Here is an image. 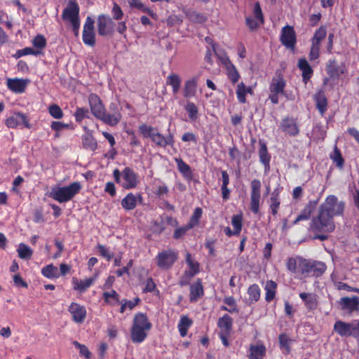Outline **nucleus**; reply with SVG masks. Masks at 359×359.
Returning a JSON list of instances; mask_svg holds the SVG:
<instances>
[{"label":"nucleus","mask_w":359,"mask_h":359,"mask_svg":"<svg viewBox=\"0 0 359 359\" xmlns=\"http://www.w3.org/2000/svg\"><path fill=\"white\" fill-rule=\"evenodd\" d=\"M316 107L321 116H323L327 110L328 100L324 88L318 89L313 95Z\"/></svg>","instance_id":"aec40b11"},{"label":"nucleus","mask_w":359,"mask_h":359,"mask_svg":"<svg viewBox=\"0 0 359 359\" xmlns=\"http://www.w3.org/2000/svg\"><path fill=\"white\" fill-rule=\"evenodd\" d=\"M226 69L227 71V76L232 83L235 84L240 79V74L236 69L235 65L226 57V62H225Z\"/></svg>","instance_id":"c9c22d12"},{"label":"nucleus","mask_w":359,"mask_h":359,"mask_svg":"<svg viewBox=\"0 0 359 359\" xmlns=\"http://www.w3.org/2000/svg\"><path fill=\"white\" fill-rule=\"evenodd\" d=\"M97 249L100 253V255L106 258L108 261L111 260L114 257V253L110 252L104 245L102 244H98L97 245Z\"/></svg>","instance_id":"774afa93"},{"label":"nucleus","mask_w":359,"mask_h":359,"mask_svg":"<svg viewBox=\"0 0 359 359\" xmlns=\"http://www.w3.org/2000/svg\"><path fill=\"white\" fill-rule=\"evenodd\" d=\"M32 44L35 50H39L42 52V50L46 48L47 45V41L46 38L41 34L36 35L32 40Z\"/></svg>","instance_id":"4d7b16f0"},{"label":"nucleus","mask_w":359,"mask_h":359,"mask_svg":"<svg viewBox=\"0 0 359 359\" xmlns=\"http://www.w3.org/2000/svg\"><path fill=\"white\" fill-rule=\"evenodd\" d=\"M280 128L283 133L291 137H295L299 134L297 118L287 116L283 118Z\"/></svg>","instance_id":"6ab92c4d"},{"label":"nucleus","mask_w":359,"mask_h":359,"mask_svg":"<svg viewBox=\"0 0 359 359\" xmlns=\"http://www.w3.org/2000/svg\"><path fill=\"white\" fill-rule=\"evenodd\" d=\"M298 68L302 71V81L306 84L313 74V70L306 58H299L297 63Z\"/></svg>","instance_id":"cd10ccee"},{"label":"nucleus","mask_w":359,"mask_h":359,"mask_svg":"<svg viewBox=\"0 0 359 359\" xmlns=\"http://www.w3.org/2000/svg\"><path fill=\"white\" fill-rule=\"evenodd\" d=\"M299 256L296 258L289 257L287 259V269L292 273H299Z\"/></svg>","instance_id":"5fc2aeb1"},{"label":"nucleus","mask_w":359,"mask_h":359,"mask_svg":"<svg viewBox=\"0 0 359 359\" xmlns=\"http://www.w3.org/2000/svg\"><path fill=\"white\" fill-rule=\"evenodd\" d=\"M129 5L131 8H135L143 12L147 13L151 17L154 16V12L149 8L144 6V4L142 3L141 0H130Z\"/></svg>","instance_id":"864d4df0"},{"label":"nucleus","mask_w":359,"mask_h":359,"mask_svg":"<svg viewBox=\"0 0 359 359\" xmlns=\"http://www.w3.org/2000/svg\"><path fill=\"white\" fill-rule=\"evenodd\" d=\"M266 347L264 344L250 345L248 359H263L266 355Z\"/></svg>","instance_id":"72a5a7b5"},{"label":"nucleus","mask_w":359,"mask_h":359,"mask_svg":"<svg viewBox=\"0 0 359 359\" xmlns=\"http://www.w3.org/2000/svg\"><path fill=\"white\" fill-rule=\"evenodd\" d=\"M317 201H310L302 210L300 214L293 221L292 224L295 225L301 221L309 220L315 210L317 205Z\"/></svg>","instance_id":"a878e982"},{"label":"nucleus","mask_w":359,"mask_h":359,"mask_svg":"<svg viewBox=\"0 0 359 359\" xmlns=\"http://www.w3.org/2000/svg\"><path fill=\"white\" fill-rule=\"evenodd\" d=\"M104 302L111 306L119 304L120 295L114 290L109 292H104L102 294Z\"/></svg>","instance_id":"58836bf2"},{"label":"nucleus","mask_w":359,"mask_h":359,"mask_svg":"<svg viewBox=\"0 0 359 359\" xmlns=\"http://www.w3.org/2000/svg\"><path fill=\"white\" fill-rule=\"evenodd\" d=\"M97 27L100 36H111L114 33V22L109 15L102 14L97 17Z\"/></svg>","instance_id":"ddd939ff"},{"label":"nucleus","mask_w":359,"mask_h":359,"mask_svg":"<svg viewBox=\"0 0 359 359\" xmlns=\"http://www.w3.org/2000/svg\"><path fill=\"white\" fill-rule=\"evenodd\" d=\"M259 149L258 151L260 163L264 165V172L266 173L270 170V162L271 156L268 151L266 144L262 141H259Z\"/></svg>","instance_id":"b1692460"},{"label":"nucleus","mask_w":359,"mask_h":359,"mask_svg":"<svg viewBox=\"0 0 359 359\" xmlns=\"http://www.w3.org/2000/svg\"><path fill=\"white\" fill-rule=\"evenodd\" d=\"M186 15L189 20L194 22L203 23L207 20L206 17L203 14L196 11L187 12Z\"/></svg>","instance_id":"6e6d98bb"},{"label":"nucleus","mask_w":359,"mask_h":359,"mask_svg":"<svg viewBox=\"0 0 359 359\" xmlns=\"http://www.w3.org/2000/svg\"><path fill=\"white\" fill-rule=\"evenodd\" d=\"M5 124L9 128H16L21 126L28 129L32 127L27 116L21 112H14L5 120Z\"/></svg>","instance_id":"4468645a"},{"label":"nucleus","mask_w":359,"mask_h":359,"mask_svg":"<svg viewBox=\"0 0 359 359\" xmlns=\"http://www.w3.org/2000/svg\"><path fill=\"white\" fill-rule=\"evenodd\" d=\"M185 260L189 266V270L186 271V273L189 277H194L199 272V264L192 259L191 255L189 252L186 253Z\"/></svg>","instance_id":"4c0bfd02"},{"label":"nucleus","mask_w":359,"mask_h":359,"mask_svg":"<svg viewBox=\"0 0 359 359\" xmlns=\"http://www.w3.org/2000/svg\"><path fill=\"white\" fill-rule=\"evenodd\" d=\"M88 109L84 107H77L74 112L75 120L77 123H81L86 117L88 116Z\"/></svg>","instance_id":"69168bd1"},{"label":"nucleus","mask_w":359,"mask_h":359,"mask_svg":"<svg viewBox=\"0 0 359 359\" xmlns=\"http://www.w3.org/2000/svg\"><path fill=\"white\" fill-rule=\"evenodd\" d=\"M18 252L19 257L23 259H29L32 255V249L24 243L19 245Z\"/></svg>","instance_id":"603ef678"},{"label":"nucleus","mask_w":359,"mask_h":359,"mask_svg":"<svg viewBox=\"0 0 359 359\" xmlns=\"http://www.w3.org/2000/svg\"><path fill=\"white\" fill-rule=\"evenodd\" d=\"M68 311L72 316V320L76 323H83L86 318V307L79 303L72 302L68 307Z\"/></svg>","instance_id":"a211bd4d"},{"label":"nucleus","mask_w":359,"mask_h":359,"mask_svg":"<svg viewBox=\"0 0 359 359\" xmlns=\"http://www.w3.org/2000/svg\"><path fill=\"white\" fill-rule=\"evenodd\" d=\"M151 141L158 147L165 148L167 146L172 147L175 144L174 136L169 133L167 136L158 133V129L154 132L151 138Z\"/></svg>","instance_id":"4be33fe9"},{"label":"nucleus","mask_w":359,"mask_h":359,"mask_svg":"<svg viewBox=\"0 0 359 359\" xmlns=\"http://www.w3.org/2000/svg\"><path fill=\"white\" fill-rule=\"evenodd\" d=\"M83 147L91 151H95L97 148V142L96 139L91 133H88L82 136Z\"/></svg>","instance_id":"e433bc0d"},{"label":"nucleus","mask_w":359,"mask_h":359,"mask_svg":"<svg viewBox=\"0 0 359 359\" xmlns=\"http://www.w3.org/2000/svg\"><path fill=\"white\" fill-rule=\"evenodd\" d=\"M278 284L272 280H269L264 285L265 301L268 303L271 302L276 297Z\"/></svg>","instance_id":"473e14b6"},{"label":"nucleus","mask_w":359,"mask_h":359,"mask_svg":"<svg viewBox=\"0 0 359 359\" xmlns=\"http://www.w3.org/2000/svg\"><path fill=\"white\" fill-rule=\"evenodd\" d=\"M336 228L334 219L326 215L319 208L316 216L313 217L309 224V229L315 235L313 240L325 241L328 239L329 234L334 232Z\"/></svg>","instance_id":"f257e3e1"},{"label":"nucleus","mask_w":359,"mask_h":359,"mask_svg":"<svg viewBox=\"0 0 359 359\" xmlns=\"http://www.w3.org/2000/svg\"><path fill=\"white\" fill-rule=\"evenodd\" d=\"M261 187V182L257 179H254L250 182V210L254 214L259 212Z\"/></svg>","instance_id":"9b49d317"},{"label":"nucleus","mask_w":359,"mask_h":359,"mask_svg":"<svg viewBox=\"0 0 359 359\" xmlns=\"http://www.w3.org/2000/svg\"><path fill=\"white\" fill-rule=\"evenodd\" d=\"M79 6L76 0H69L67 7L63 10L62 18L69 22L79 19Z\"/></svg>","instance_id":"412c9836"},{"label":"nucleus","mask_w":359,"mask_h":359,"mask_svg":"<svg viewBox=\"0 0 359 359\" xmlns=\"http://www.w3.org/2000/svg\"><path fill=\"white\" fill-rule=\"evenodd\" d=\"M299 297L304 302L307 308L310 309H313L316 308L317 301L312 294L301 292L299 294Z\"/></svg>","instance_id":"a18cd8bd"},{"label":"nucleus","mask_w":359,"mask_h":359,"mask_svg":"<svg viewBox=\"0 0 359 359\" xmlns=\"http://www.w3.org/2000/svg\"><path fill=\"white\" fill-rule=\"evenodd\" d=\"M177 259L178 252L170 248L159 252L155 257L157 267L164 271L171 269Z\"/></svg>","instance_id":"9d476101"},{"label":"nucleus","mask_w":359,"mask_h":359,"mask_svg":"<svg viewBox=\"0 0 359 359\" xmlns=\"http://www.w3.org/2000/svg\"><path fill=\"white\" fill-rule=\"evenodd\" d=\"M79 182H74L67 186L53 187L48 196L60 203H67L72 200L81 190Z\"/></svg>","instance_id":"39448f33"},{"label":"nucleus","mask_w":359,"mask_h":359,"mask_svg":"<svg viewBox=\"0 0 359 359\" xmlns=\"http://www.w3.org/2000/svg\"><path fill=\"white\" fill-rule=\"evenodd\" d=\"M88 102L91 113L96 118L107 125H113L117 122L119 117L118 114L108 115L104 105L97 94L90 93L88 96Z\"/></svg>","instance_id":"7ed1b4c3"},{"label":"nucleus","mask_w":359,"mask_h":359,"mask_svg":"<svg viewBox=\"0 0 359 359\" xmlns=\"http://www.w3.org/2000/svg\"><path fill=\"white\" fill-rule=\"evenodd\" d=\"M248 295V304H252L257 302L261 297V289L256 283L250 285L247 290Z\"/></svg>","instance_id":"f704fd0d"},{"label":"nucleus","mask_w":359,"mask_h":359,"mask_svg":"<svg viewBox=\"0 0 359 359\" xmlns=\"http://www.w3.org/2000/svg\"><path fill=\"white\" fill-rule=\"evenodd\" d=\"M166 84L172 87V93L176 95L181 86L180 77L177 74H171L166 79Z\"/></svg>","instance_id":"79ce46f5"},{"label":"nucleus","mask_w":359,"mask_h":359,"mask_svg":"<svg viewBox=\"0 0 359 359\" xmlns=\"http://www.w3.org/2000/svg\"><path fill=\"white\" fill-rule=\"evenodd\" d=\"M279 344L281 348H284L286 351V353H289L291 351L290 342L291 339L285 333H282L278 337Z\"/></svg>","instance_id":"680f3d73"},{"label":"nucleus","mask_w":359,"mask_h":359,"mask_svg":"<svg viewBox=\"0 0 359 359\" xmlns=\"http://www.w3.org/2000/svg\"><path fill=\"white\" fill-rule=\"evenodd\" d=\"M184 109L187 112L190 120L196 121L198 118V109L195 103L189 101L187 102V104L184 107Z\"/></svg>","instance_id":"09e8293b"},{"label":"nucleus","mask_w":359,"mask_h":359,"mask_svg":"<svg viewBox=\"0 0 359 359\" xmlns=\"http://www.w3.org/2000/svg\"><path fill=\"white\" fill-rule=\"evenodd\" d=\"M139 132L144 138H151L152 135L156 130V128L148 126L146 123H142L139 126Z\"/></svg>","instance_id":"8fccbe9b"},{"label":"nucleus","mask_w":359,"mask_h":359,"mask_svg":"<svg viewBox=\"0 0 359 359\" xmlns=\"http://www.w3.org/2000/svg\"><path fill=\"white\" fill-rule=\"evenodd\" d=\"M113 176L115 182L127 190L136 188L140 183L137 173L130 167L124 168L121 172L117 168L115 169Z\"/></svg>","instance_id":"423d86ee"},{"label":"nucleus","mask_w":359,"mask_h":359,"mask_svg":"<svg viewBox=\"0 0 359 359\" xmlns=\"http://www.w3.org/2000/svg\"><path fill=\"white\" fill-rule=\"evenodd\" d=\"M231 224L235 230V233L240 234L243 227V217L241 215H235L232 217Z\"/></svg>","instance_id":"052dcab7"},{"label":"nucleus","mask_w":359,"mask_h":359,"mask_svg":"<svg viewBox=\"0 0 359 359\" xmlns=\"http://www.w3.org/2000/svg\"><path fill=\"white\" fill-rule=\"evenodd\" d=\"M326 270L327 266L323 262L299 257V273L304 277L319 278Z\"/></svg>","instance_id":"20e7f679"},{"label":"nucleus","mask_w":359,"mask_h":359,"mask_svg":"<svg viewBox=\"0 0 359 359\" xmlns=\"http://www.w3.org/2000/svg\"><path fill=\"white\" fill-rule=\"evenodd\" d=\"M219 332L230 333L233 328V319L229 314H224L217 320Z\"/></svg>","instance_id":"2f4dec72"},{"label":"nucleus","mask_w":359,"mask_h":359,"mask_svg":"<svg viewBox=\"0 0 359 359\" xmlns=\"http://www.w3.org/2000/svg\"><path fill=\"white\" fill-rule=\"evenodd\" d=\"M152 324L145 313H137L133 318L130 338L133 343L140 344L147 337Z\"/></svg>","instance_id":"f03ea898"},{"label":"nucleus","mask_w":359,"mask_h":359,"mask_svg":"<svg viewBox=\"0 0 359 359\" xmlns=\"http://www.w3.org/2000/svg\"><path fill=\"white\" fill-rule=\"evenodd\" d=\"M175 162L181 174L188 180L192 179L193 173L190 166L180 158H175Z\"/></svg>","instance_id":"37998d69"},{"label":"nucleus","mask_w":359,"mask_h":359,"mask_svg":"<svg viewBox=\"0 0 359 359\" xmlns=\"http://www.w3.org/2000/svg\"><path fill=\"white\" fill-rule=\"evenodd\" d=\"M330 158L334 163H336L337 166L341 168L344 164V160L342 157L340 150L337 146L334 147L333 154H330Z\"/></svg>","instance_id":"3c124183"},{"label":"nucleus","mask_w":359,"mask_h":359,"mask_svg":"<svg viewBox=\"0 0 359 359\" xmlns=\"http://www.w3.org/2000/svg\"><path fill=\"white\" fill-rule=\"evenodd\" d=\"M94 278H88L85 280H79L76 277L72 278L73 289L82 293L90 287L94 283Z\"/></svg>","instance_id":"7c9ffc66"},{"label":"nucleus","mask_w":359,"mask_h":359,"mask_svg":"<svg viewBox=\"0 0 359 359\" xmlns=\"http://www.w3.org/2000/svg\"><path fill=\"white\" fill-rule=\"evenodd\" d=\"M29 80L23 79H8L6 85L8 88L15 93H22L25 91Z\"/></svg>","instance_id":"393cba45"},{"label":"nucleus","mask_w":359,"mask_h":359,"mask_svg":"<svg viewBox=\"0 0 359 359\" xmlns=\"http://www.w3.org/2000/svg\"><path fill=\"white\" fill-rule=\"evenodd\" d=\"M245 24L250 31H255L264 23H261L257 19L253 17L248 16L245 18Z\"/></svg>","instance_id":"e2e57ef3"},{"label":"nucleus","mask_w":359,"mask_h":359,"mask_svg":"<svg viewBox=\"0 0 359 359\" xmlns=\"http://www.w3.org/2000/svg\"><path fill=\"white\" fill-rule=\"evenodd\" d=\"M191 229V227L187 224L186 225L180 227H177L173 233L172 238L175 240L183 238L187 232Z\"/></svg>","instance_id":"0e129e2a"},{"label":"nucleus","mask_w":359,"mask_h":359,"mask_svg":"<svg viewBox=\"0 0 359 359\" xmlns=\"http://www.w3.org/2000/svg\"><path fill=\"white\" fill-rule=\"evenodd\" d=\"M203 287L201 279H198L194 283L190 285L189 299L191 302H196L200 297L203 296Z\"/></svg>","instance_id":"c756f323"},{"label":"nucleus","mask_w":359,"mask_h":359,"mask_svg":"<svg viewBox=\"0 0 359 359\" xmlns=\"http://www.w3.org/2000/svg\"><path fill=\"white\" fill-rule=\"evenodd\" d=\"M325 71L330 79H338L345 73L346 66L344 63L339 64L336 59L329 60Z\"/></svg>","instance_id":"f3484780"},{"label":"nucleus","mask_w":359,"mask_h":359,"mask_svg":"<svg viewBox=\"0 0 359 359\" xmlns=\"http://www.w3.org/2000/svg\"><path fill=\"white\" fill-rule=\"evenodd\" d=\"M48 112L53 118L56 119L62 118L64 116L62 109L56 104H53L48 107Z\"/></svg>","instance_id":"bf43d9fd"},{"label":"nucleus","mask_w":359,"mask_h":359,"mask_svg":"<svg viewBox=\"0 0 359 359\" xmlns=\"http://www.w3.org/2000/svg\"><path fill=\"white\" fill-rule=\"evenodd\" d=\"M198 78L194 76L184 82L183 88V96L185 98H191L196 95Z\"/></svg>","instance_id":"c85d7f7f"},{"label":"nucleus","mask_w":359,"mask_h":359,"mask_svg":"<svg viewBox=\"0 0 359 359\" xmlns=\"http://www.w3.org/2000/svg\"><path fill=\"white\" fill-rule=\"evenodd\" d=\"M286 86V81L283 74L276 73V76L273 77L269 86V100L273 104H276L279 102V95L285 96V88Z\"/></svg>","instance_id":"6e6552de"},{"label":"nucleus","mask_w":359,"mask_h":359,"mask_svg":"<svg viewBox=\"0 0 359 359\" xmlns=\"http://www.w3.org/2000/svg\"><path fill=\"white\" fill-rule=\"evenodd\" d=\"M318 208L334 219V217L343 215L345 209V203L339 201L338 198L334 195H329L325 198V201L320 204Z\"/></svg>","instance_id":"0eeeda50"},{"label":"nucleus","mask_w":359,"mask_h":359,"mask_svg":"<svg viewBox=\"0 0 359 359\" xmlns=\"http://www.w3.org/2000/svg\"><path fill=\"white\" fill-rule=\"evenodd\" d=\"M246 86L245 85L241 82L237 85L236 89V95L239 102L245 103L246 102Z\"/></svg>","instance_id":"13d9d810"},{"label":"nucleus","mask_w":359,"mask_h":359,"mask_svg":"<svg viewBox=\"0 0 359 359\" xmlns=\"http://www.w3.org/2000/svg\"><path fill=\"white\" fill-rule=\"evenodd\" d=\"M222 182L221 187L222 196L224 201H227L230 198V189L228 188L229 184V175L226 170L222 171Z\"/></svg>","instance_id":"ea45409f"},{"label":"nucleus","mask_w":359,"mask_h":359,"mask_svg":"<svg viewBox=\"0 0 359 359\" xmlns=\"http://www.w3.org/2000/svg\"><path fill=\"white\" fill-rule=\"evenodd\" d=\"M327 30L325 26H320L316 30L312 39L311 43L320 46L321 41L326 37Z\"/></svg>","instance_id":"49530a36"},{"label":"nucleus","mask_w":359,"mask_h":359,"mask_svg":"<svg viewBox=\"0 0 359 359\" xmlns=\"http://www.w3.org/2000/svg\"><path fill=\"white\" fill-rule=\"evenodd\" d=\"M354 323H346L337 320L334 324L333 330L341 337H353L359 340V320Z\"/></svg>","instance_id":"1a4fd4ad"},{"label":"nucleus","mask_w":359,"mask_h":359,"mask_svg":"<svg viewBox=\"0 0 359 359\" xmlns=\"http://www.w3.org/2000/svg\"><path fill=\"white\" fill-rule=\"evenodd\" d=\"M203 210L200 207L194 209L192 215L191 216L187 224L193 229L199 224L200 219L202 217Z\"/></svg>","instance_id":"de8ad7c7"},{"label":"nucleus","mask_w":359,"mask_h":359,"mask_svg":"<svg viewBox=\"0 0 359 359\" xmlns=\"http://www.w3.org/2000/svg\"><path fill=\"white\" fill-rule=\"evenodd\" d=\"M94 20L88 16L83 25L82 39L86 45L94 46L95 45V33L94 30Z\"/></svg>","instance_id":"2eb2a0df"},{"label":"nucleus","mask_w":359,"mask_h":359,"mask_svg":"<svg viewBox=\"0 0 359 359\" xmlns=\"http://www.w3.org/2000/svg\"><path fill=\"white\" fill-rule=\"evenodd\" d=\"M193 321L187 316H182L179 321L177 327L180 334L182 337H184L187 334L189 328L192 325Z\"/></svg>","instance_id":"a19ab883"},{"label":"nucleus","mask_w":359,"mask_h":359,"mask_svg":"<svg viewBox=\"0 0 359 359\" xmlns=\"http://www.w3.org/2000/svg\"><path fill=\"white\" fill-rule=\"evenodd\" d=\"M111 15H112V20H120L123 18V12L121 9V8L120 7V6L116 4V3H114L113 4V7H112V9H111Z\"/></svg>","instance_id":"338daca9"},{"label":"nucleus","mask_w":359,"mask_h":359,"mask_svg":"<svg viewBox=\"0 0 359 359\" xmlns=\"http://www.w3.org/2000/svg\"><path fill=\"white\" fill-rule=\"evenodd\" d=\"M41 274L49 279L57 278L60 277L58 269L53 264L46 265L41 269Z\"/></svg>","instance_id":"c03bdc74"},{"label":"nucleus","mask_w":359,"mask_h":359,"mask_svg":"<svg viewBox=\"0 0 359 359\" xmlns=\"http://www.w3.org/2000/svg\"><path fill=\"white\" fill-rule=\"evenodd\" d=\"M142 201V196L140 194L137 195L133 194L132 192L128 193L121 201L122 208L125 210H134L137 203H141Z\"/></svg>","instance_id":"5701e85b"},{"label":"nucleus","mask_w":359,"mask_h":359,"mask_svg":"<svg viewBox=\"0 0 359 359\" xmlns=\"http://www.w3.org/2000/svg\"><path fill=\"white\" fill-rule=\"evenodd\" d=\"M283 189V187L278 186L276 188L274 189L273 192L271 193V197H270V204H269V209L271 211V213L273 216L276 217L278 215L280 205V194Z\"/></svg>","instance_id":"bb28decb"},{"label":"nucleus","mask_w":359,"mask_h":359,"mask_svg":"<svg viewBox=\"0 0 359 359\" xmlns=\"http://www.w3.org/2000/svg\"><path fill=\"white\" fill-rule=\"evenodd\" d=\"M338 305L340 310L352 314L354 312H359V297L353 296L352 297H341L338 301Z\"/></svg>","instance_id":"dca6fc26"},{"label":"nucleus","mask_w":359,"mask_h":359,"mask_svg":"<svg viewBox=\"0 0 359 359\" xmlns=\"http://www.w3.org/2000/svg\"><path fill=\"white\" fill-rule=\"evenodd\" d=\"M280 41L285 48L294 51L297 43V35L292 26L287 25L282 28Z\"/></svg>","instance_id":"f8f14e48"}]
</instances>
